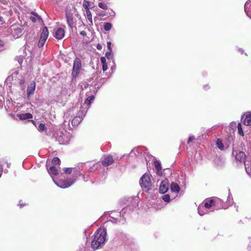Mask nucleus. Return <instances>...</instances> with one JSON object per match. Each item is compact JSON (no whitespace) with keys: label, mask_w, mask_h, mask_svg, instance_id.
Wrapping results in <instances>:
<instances>
[{"label":"nucleus","mask_w":251,"mask_h":251,"mask_svg":"<svg viewBox=\"0 0 251 251\" xmlns=\"http://www.w3.org/2000/svg\"><path fill=\"white\" fill-rule=\"evenodd\" d=\"M106 232L105 229H99L95 234V236L91 243V247L94 249H98L106 240Z\"/></svg>","instance_id":"nucleus-1"},{"label":"nucleus","mask_w":251,"mask_h":251,"mask_svg":"<svg viewBox=\"0 0 251 251\" xmlns=\"http://www.w3.org/2000/svg\"><path fill=\"white\" fill-rule=\"evenodd\" d=\"M140 185L146 192H149L153 188V184L151 181V176L145 173L140 179Z\"/></svg>","instance_id":"nucleus-2"},{"label":"nucleus","mask_w":251,"mask_h":251,"mask_svg":"<svg viewBox=\"0 0 251 251\" xmlns=\"http://www.w3.org/2000/svg\"><path fill=\"white\" fill-rule=\"evenodd\" d=\"M233 151L232 154L235 155V158L236 161L237 163L243 164L245 165V164L247 163L245 162L246 155L245 153L243 151H239L238 152L236 151L235 148L234 147V145H233Z\"/></svg>","instance_id":"nucleus-3"},{"label":"nucleus","mask_w":251,"mask_h":251,"mask_svg":"<svg viewBox=\"0 0 251 251\" xmlns=\"http://www.w3.org/2000/svg\"><path fill=\"white\" fill-rule=\"evenodd\" d=\"M82 67V64L79 58H75L74 61L73 68L72 74L74 77H76L80 73Z\"/></svg>","instance_id":"nucleus-4"},{"label":"nucleus","mask_w":251,"mask_h":251,"mask_svg":"<svg viewBox=\"0 0 251 251\" xmlns=\"http://www.w3.org/2000/svg\"><path fill=\"white\" fill-rule=\"evenodd\" d=\"M48 35L49 31L48 28L47 27H44L41 34V37L38 43V46L39 48L42 47L45 45V43L48 37Z\"/></svg>","instance_id":"nucleus-5"},{"label":"nucleus","mask_w":251,"mask_h":251,"mask_svg":"<svg viewBox=\"0 0 251 251\" xmlns=\"http://www.w3.org/2000/svg\"><path fill=\"white\" fill-rule=\"evenodd\" d=\"M24 30L21 26L12 25L11 28V33L15 38H19L22 34Z\"/></svg>","instance_id":"nucleus-6"},{"label":"nucleus","mask_w":251,"mask_h":251,"mask_svg":"<svg viewBox=\"0 0 251 251\" xmlns=\"http://www.w3.org/2000/svg\"><path fill=\"white\" fill-rule=\"evenodd\" d=\"M66 18L68 25L73 28L75 24L74 17L71 10L68 8L66 10Z\"/></svg>","instance_id":"nucleus-7"},{"label":"nucleus","mask_w":251,"mask_h":251,"mask_svg":"<svg viewBox=\"0 0 251 251\" xmlns=\"http://www.w3.org/2000/svg\"><path fill=\"white\" fill-rule=\"evenodd\" d=\"M114 162V159L111 155H104L101 159V163L104 166H108L112 164Z\"/></svg>","instance_id":"nucleus-8"},{"label":"nucleus","mask_w":251,"mask_h":251,"mask_svg":"<svg viewBox=\"0 0 251 251\" xmlns=\"http://www.w3.org/2000/svg\"><path fill=\"white\" fill-rule=\"evenodd\" d=\"M169 182L167 179L162 180L160 184L159 188V192L162 194L166 193L169 189Z\"/></svg>","instance_id":"nucleus-9"},{"label":"nucleus","mask_w":251,"mask_h":251,"mask_svg":"<svg viewBox=\"0 0 251 251\" xmlns=\"http://www.w3.org/2000/svg\"><path fill=\"white\" fill-rule=\"evenodd\" d=\"M215 202V197L207 198L203 201L204 207L206 209H209L210 208H213L214 209Z\"/></svg>","instance_id":"nucleus-10"},{"label":"nucleus","mask_w":251,"mask_h":251,"mask_svg":"<svg viewBox=\"0 0 251 251\" xmlns=\"http://www.w3.org/2000/svg\"><path fill=\"white\" fill-rule=\"evenodd\" d=\"M215 208L214 209H220L225 207L224 202L219 198L215 197Z\"/></svg>","instance_id":"nucleus-11"},{"label":"nucleus","mask_w":251,"mask_h":251,"mask_svg":"<svg viewBox=\"0 0 251 251\" xmlns=\"http://www.w3.org/2000/svg\"><path fill=\"white\" fill-rule=\"evenodd\" d=\"M31 16H30L29 19L32 23H35L37 21L39 23L43 22L42 19L37 13L34 12H31Z\"/></svg>","instance_id":"nucleus-12"},{"label":"nucleus","mask_w":251,"mask_h":251,"mask_svg":"<svg viewBox=\"0 0 251 251\" xmlns=\"http://www.w3.org/2000/svg\"><path fill=\"white\" fill-rule=\"evenodd\" d=\"M35 90V83L34 81H32L27 88V95L29 97L33 95Z\"/></svg>","instance_id":"nucleus-13"},{"label":"nucleus","mask_w":251,"mask_h":251,"mask_svg":"<svg viewBox=\"0 0 251 251\" xmlns=\"http://www.w3.org/2000/svg\"><path fill=\"white\" fill-rule=\"evenodd\" d=\"M74 183L73 180H71V179L65 180L63 181H60L59 183V186L61 188H65L69 187Z\"/></svg>","instance_id":"nucleus-14"},{"label":"nucleus","mask_w":251,"mask_h":251,"mask_svg":"<svg viewBox=\"0 0 251 251\" xmlns=\"http://www.w3.org/2000/svg\"><path fill=\"white\" fill-rule=\"evenodd\" d=\"M64 30L61 28H58L55 33L54 37L57 39H61L64 36Z\"/></svg>","instance_id":"nucleus-15"},{"label":"nucleus","mask_w":251,"mask_h":251,"mask_svg":"<svg viewBox=\"0 0 251 251\" xmlns=\"http://www.w3.org/2000/svg\"><path fill=\"white\" fill-rule=\"evenodd\" d=\"M153 165H154L155 169L156 171V174L159 176L162 175V167L160 162L157 160H155L153 162Z\"/></svg>","instance_id":"nucleus-16"},{"label":"nucleus","mask_w":251,"mask_h":251,"mask_svg":"<svg viewBox=\"0 0 251 251\" xmlns=\"http://www.w3.org/2000/svg\"><path fill=\"white\" fill-rule=\"evenodd\" d=\"M243 124L247 126L251 125V112H249L246 115L245 118L243 121Z\"/></svg>","instance_id":"nucleus-17"},{"label":"nucleus","mask_w":251,"mask_h":251,"mask_svg":"<svg viewBox=\"0 0 251 251\" xmlns=\"http://www.w3.org/2000/svg\"><path fill=\"white\" fill-rule=\"evenodd\" d=\"M18 117L22 120L30 119L33 118L32 114L29 113L18 114Z\"/></svg>","instance_id":"nucleus-18"},{"label":"nucleus","mask_w":251,"mask_h":251,"mask_svg":"<svg viewBox=\"0 0 251 251\" xmlns=\"http://www.w3.org/2000/svg\"><path fill=\"white\" fill-rule=\"evenodd\" d=\"M49 173L51 175L56 176L58 174V170L57 168L54 166L50 167L48 169Z\"/></svg>","instance_id":"nucleus-19"},{"label":"nucleus","mask_w":251,"mask_h":251,"mask_svg":"<svg viewBox=\"0 0 251 251\" xmlns=\"http://www.w3.org/2000/svg\"><path fill=\"white\" fill-rule=\"evenodd\" d=\"M82 120V117L79 116H75L73 119L72 121V124L73 126H77L80 124Z\"/></svg>","instance_id":"nucleus-20"},{"label":"nucleus","mask_w":251,"mask_h":251,"mask_svg":"<svg viewBox=\"0 0 251 251\" xmlns=\"http://www.w3.org/2000/svg\"><path fill=\"white\" fill-rule=\"evenodd\" d=\"M64 172L66 174H71L73 172L74 174L75 173V169L73 170V168H67L64 169ZM75 175L77 176H79L80 175V172L79 171H77L75 170Z\"/></svg>","instance_id":"nucleus-21"},{"label":"nucleus","mask_w":251,"mask_h":251,"mask_svg":"<svg viewBox=\"0 0 251 251\" xmlns=\"http://www.w3.org/2000/svg\"><path fill=\"white\" fill-rule=\"evenodd\" d=\"M95 97L93 95H91L89 96L85 100L84 102V105H87L88 108H89L91 104L92 101L94 100Z\"/></svg>","instance_id":"nucleus-22"},{"label":"nucleus","mask_w":251,"mask_h":251,"mask_svg":"<svg viewBox=\"0 0 251 251\" xmlns=\"http://www.w3.org/2000/svg\"><path fill=\"white\" fill-rule=\"evenodd\" d=\"M171 189L172 191L178 193L180 190V188L177 183L172 182L171 184Z\"/></svg>","instance_id":"nucleus-23"},{"label":"nucleus","mask_w":251,"mask_h":251,"mask_svg":"<svg viewBox=\"0 0 251 251\" xmlns=\"http://www.w3.org/2000/svg\"><path fill=\"white\" fill-rule=\"evenodd\" d=\"M100 61L102 63V70L103 71H105L107 70L108 67L107 65V63L106 61L105 57L104 56H102L100 57Z\"/></svg>","instance_id":"nucleus-24"},{"label":"nucleus","mask_w":251,"mask_h":251,"mask_svg":"<svg viewBox=\"0 0 251 251\" xmlns=\"http://www.w3.org/2000/svg\"><path fill=\"white\" fill-rule=\"evenodd\" d=\"M245 168L246 172L251 176V161H248L246 164H245Z\"/></svg>","instance_id":"nucleus-25"},{"label":"nucleus","mask_w":251,"mask_h":251,"mask_svg":"<svg viewBox=\"0 0 251 251\" xmlns=\"http://www.w3.org/2000/svg\"><path fill=\"white\" fill-rule=\"evenodd\" d=\"M237 130H238V133L242 136H244V133L243 130V127L241 123H238L237 125Z\"/></svg>","instance_id":"nucleus-26"},{"label":"nucleus","mask_w":251,"mask_h":251,"mask_svg":"<svg viewBox=\"0 0 251 251\" xmlns=\"http://www.w3.org/2000/svg\"><path fill=\"white\" fill-rule=\"evenodd\" d=\"M86 17L91 24H93L92 15L89 9H87L86 11Z\"/></svg>","instance_id":"nucleus-27"},{"label":"nucleus","mask_w":251,"mask_h":251,"mask_svg":"<svg viewBox=\"0 0 251 251\" xmlns=\"http://www.w3.org/2000/svg\"><path fill=\"white\" fill-rule=\"evenodd\" d=\"M217 147L221 151L224 150V146L223 144L222 141L220 139H218L216 142Z\"/></svg>","instance_id":"nucleus-28"},{"label":"nucleus","mask_w":251,"mask_h":251,"mask_svg":"<svg viewBox=\"0 0 251 251\" xmlns=\"http://www.w3.org/2000/svg\"><path fill=\"white\" fill-rule=\"evenodd\" d=\"M51 162L53 164V166H55L56 165H60L61 161L58 157H55L52 160Z\"/></svg>","instance_id":"nucleus-29"},{"label":"nucleus","mask_w":251,"mask_h":251,"mask_svg":"<svg viewBox=\"0 0 251 251\" xmlns=\"http://www.w3.org/2000/svg\"><path fill=\"white\" fill-rule=\"evenodd\" d=\"M98 6L99 7L104 10H107L108 9L107 5L106 3L102 2H99L98 3Z\"/></svg>","instance_id":"nucleus-30"},{"label":"nucleus","mask_w":251,"mask_h":251,"mask_svg":"<svg viewBox=\"0 0 251 251\" xmlns=\"http://www.w3.org/2000/svg\"><path fill=\"white\" fill-rule=\"evenodd\" d=\"M112 25L110 23H105L104 25V29L106 31H108L111 29Z\"/></svg>","instance_id":"nucleus-31"},{"label":"nucleus","mask_w":251,"mask_h":251,"mask_svg":"<svg viewBox=\"0 0 251 251\" xmlns=\"http://www.w3.org/2000/svg\"><path fill=\"white\" fill-rule=\"evenodd\" d=\"M38 129L40 131H43L46 129V127L45 124L40 123L38 126Z\"/></svg>","instance_id":"nucleus-32"},{"label":"nucleus","mask_w":251,"mask_h":251,"mask_svg":"<svg viewBox=\"0 0 251 251\" xmlns=\"http://www.w3.org/2000/svg\"><path fill=\"white\" fill-rule=\"evenodd\" d=\"M162 199L165 202H169L170 201V196L169 195H168V194L164 195L162 197Z\"/></svg>","instance_id":"nucleus-33"},{"label":"nucleus","mask_w":251,"mask_h":251,"mask_svg":"<svg viewBox=\"0 0 251 251\" xmlns=\"http://www.w3.org/2000/svg\"><path fill=\"white\" fill-rule=\"evenodd\" d=\"M89 5V2L88 1H85V0L84 1L83 6L86 9V10L87 9H89V7H88Z\"/></svg>","instance_id":"nucleus-34"},{"label":"nucleus","mask_w":251,"mask_h":251,"mask_svg":"<svg viewBox=\"0 0 251 251\" xmlns=\"http://www.w3.org/2000/svg\"><path fill=\"white\" fill-rule=\"evenodd\" d=\"M195 139V136L192 135V136H190L189 138H188V140L187 141V143L188 144H189L190 143H191V142H192L193 140H194Z\"/></svg>","instance_id":"nucleus-35"},{"label":"nucleus","mask_w":251,"mask_h":251,"mask_svg":"<svg viewBox=\"0 0 251 251\" xmlns=\"http://www.w3.org/2000/svg\"><path fill=\"white\" fill-rule=\"evenodd\" d=\"M112 56V54H111V51H107L106 52V53H105V56L108 58V59H110L111 58Z\"/></svg>","instance_id":"nucleus-36"},{"label":"nucleus","mask_w":251,"mask_h":251,"mask_svg":"<svg viewBox=\"0 0 251 251\" xmlns=\"http://www.w3.org/2000/svg\"><path fill=\"white\" fill-rule=\"evenodd\" d=\"M201 206H200L198 207V212H199V214L200 215L202 216V215H203L205 214V213L203 212L202 211H201Z\"/></svg>","instance_id":"nucleus-37"},{"label":"nucleus","mask_w":251,"mask_h":251,"mask_svg":"<svg viewBox=\"0 0 251 251\" xmlns=\"http://www.w3.org/2000/svg\"><path fill=\"white\" fill-rule=\"evenodd\" d=\"M25 78L24 77H22L20 79V81H19V84L21 85H23L25 83Z\"/></svg>","instance_id":"nucleus-38"},{"label":"nucleus","mask_w":251,"mask_h":251,"mask_svg":"<svg viewBox=\"0 0 251 251\" xmlns=\"http://www.w3.org/2000/svg\"><path fill=\"white\" fill-rule=\"evenodd\" d=\"M111 42H107V48H108L109 51H112V49H111Z\"/></svg>","instance_id":"nucleus-39"},{"label":"nucleus","mask_w":251,"mask_h":251,"mask_svg":"<svg viewBox=\"0 0 251 251\" xmlns=\"http://www.w3.org/2000/svg\"><path fill=\"white\" fill-rule=\"evenodd\" d=\"M80 34L82 35L83 36H85L87 35L86 32L84 30L81 31L80 32Z\"/></svg>","instance_id":"nucleus-40"},{"label":"nucleus","mask_w":251,"mask_h":251,"mask_svg":"<svg viewBox=\"0 0 251 251\" xmlns=\"http://www.w3.org/2000/svg\"><path fill=\"white\" fill-rule=\"evenodd\" d=\"M203 88L204 90H207L210 88V86L208 84H206L203 86Z\"/></svg>","instance_id":"nucleus-41"},{"label":"nucleus","mask_w":251,"mask_h":251,"mask_svg":"<svg viewBox=\"0 0 251 251\" xmlns=\"http://www.w3.org/2000/svg\"><path fill=\"white\" fill-rule=\"evenodd\" d=\"M97 48L98 50H101L102 49V46L100 44H99L97 46Z\"/></svg>","instance_id":"nucleus-42"},{"label":"nucleus","mask_w":251,"mask_h":251,"mask_svg":"<svg viewBox=\"0 0 251 251\" xmlns=\"http://www.w3.org/2000/svg\"><path fill=\"white\" fill-rule=\"evenodd\" d=\"M4 45V44L2 40H0V47H3Z\"/></svg>","instance_id":"nucleus-43"},{"label":"nucleus","mask_w":251,"mask_h":251,"mask_svg":"<svg viewBox=\"0 0 251 251\" xmlns=\"http://www.w3.org/2000/svg\"><path fill=\"white\" fill-rule=\"evenodd\" d=\"M25 204H24L23 203H20V207H22L23 206H24Z\"/></svg>","instance_id":"nucleus-44"},{"label":"nucleus","mask_w":251,"mask_h":251,"mask_svg":"<svg viewBox=\"0 0 251 251\" xmlns=\"http://www.w3.org/2000/svg\"><path fill=\"white\" fill-rule=\"evenodd\" d=\"M241 145H242L241 147H242V146H244V144L243 143H241Z\"/></svg>","instance_id":"nucleus-45"},{"label":"nucleus","mask_w":251,"mask_h":251,"mask_svg":"<svg viewBox=\"0 0 251 251\" xmlns=\"http://www.w3.org/2000/svg\"><path fill=\"white\" fill-rule=\"evenodd\" d=\"M1 18H0V21H1Z\"/></svg>","instance_id":"nucleus-46"}]
</instances>
